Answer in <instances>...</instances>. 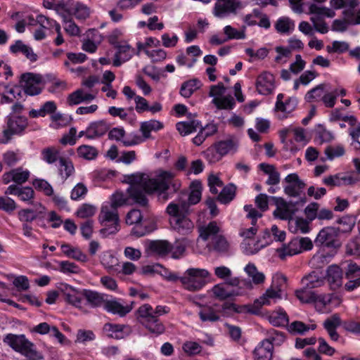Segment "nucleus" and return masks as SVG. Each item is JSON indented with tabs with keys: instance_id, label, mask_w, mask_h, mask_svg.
Returning a JSON list of instances; mask_svg holds the SVG:
<instances>
[{
	"instance_id": "obj_49",
	"label": "nucleus",
	"mask_w": 360,
	"mask_h": 360,
	"mask_svg": "<svg viewBox=\"0 0 360 360\" xmlns=\"http://www.w3.org/2000/svg\"><path fill=\"white\" fill-rule=\"evenodd\" d=\"M101 264L110 272L118 271V259L112 254H104L101 258Z\"/></svg>"
},
{
	"instance_id": "obj_28",
	"label": "nucleus",
	"mask_w": 360,
	"mask_h": 360,
	"mask_svg": "<svg viewBox=\"0 0 360 360\" xmlns=\"http://www.w3.org/2000/svg\"><path fill=\"white\" fill-rule=\"evenodd\" d=\"M10 51L14 54L22 53L31 62H36L38 59V56L34 53L33 49L21 40H17L14 44L11 45Z\"/></svg>"
},
{
	"instance_id": "obj_31",
	"label": "nucleus",
	"mask_w": 360,
	"mask_h": 360,
	"mask_svg": "<svg viewBox=\"0 0 360 360\" xmlns=\"http://www.w3.org/2000/svg\"><path fill=\"white\" fill-rule=\"evenodd\" d=\"M277 252L281 259H285L287 256H292L302 252L298 237L292 238L287 245L277 249Z\"/></svg>"
},
{
	"instance_id": "obj_51",
	"label": "nucleus",
	"mask_w": 360,
	"mask_h": 360,
	"mask_svg": "<svg viewBox=\"0 0 360 360\" xmlns=\"http://www.w3.org/2000/svg\"><path fill=\"white\" fill-rule=\"evenodd\" d=\"M316 137L320 141V143L324 142H330L333 139V134L330 131L326 129V128L321 124L316 125L315 129Z\"/></svg>"
},
{
	"instance_id": "obj_19",
	"label": "nucleus",
	"mask_w": 360,
	"mask_h": 360,
	"mask_svg": "<svg viewBox=\"0 0 360 360\" xmlns=\"http://www.w3.org/2000/svg\"><path fill=\"white\" fill-rule=\"evenodd\" d=\"M110 44L117 49L113 60V65L115 67L120 66L123 63L128 61L132 57L131 52V46L127 43H114L110 41Z\"/></svg>"
},
{
	"instance_id": "obj_42",
	"label": "nucleus",
	"mask_w": 360,
	"mask_h": 360,
	"mask_svg": "<svg viewBox=\"0 0 360 360\" xmlns=\"http://www.w3.org/2000/svg\"><path fill=\"white\" fill-rule=\"evenodd\" d=\"M176 129L182 136H186L195 131L200 127V122L191 120L189 122H180L176 124Z\"/></svg>"
},
{
	"instance_id": "obj_27",
	"label": "nucleus",
	"mask_w": 360,
	"mask_h": 360,
	"mask_svg": "<svg viewBox=\"0 0 360 360\" xmlns=\"http://www.w3.org/2000/svg\"><path fill=\"white\" fill-rule=\"evenodd\" d=\"M109 125L104 120L92 122L86 128V138L94 139L105 134L109 129Z\"/></svg>"
},
{
	"instance_id": "obj_38",
	"label": "nucleus",
	"mask_w": 360,
	"mask_h": 360,
	"mask_svg": "<svg viewBox=\"0 0 360 360\" xmlns=\"http://www.w3.org/2000/svg\"><path fill=\"white\" fill-rule=\"evenodd\" d=\"M219 227L216 221L210 222L207 226H202L199 229L200 237L205 241L209 238L212 240V237L219 236Z\"/></svg>"
},
{
	"instance_id": "obj_34",
	"label": "nucleus",
	"mask_w": 360,
	"mask_h": 360,
	"mask_svg": "<svg viewBox=\"0 0 360 360\" xmlns=\"http://www.w3.org/2000/svg\"><path fill=\"white\" fill-rule=\"evenodd\" d=\"M163 128V124L155 120L143 122L141 123L140 131L143 135V141L151 138L150 132L157 131Z\"/></svg>"
},
{
	"instance_id": "obj_6",
	"label": "nucleus",
	"mask_w": 360,
	"mask_h": 360,
	"mask_svg": "<svg viewBox=\"0 0 360 360\" xmlns=\"http://www.w3.org/2000/svg\"><path fill=\"white\" fill-rule=\"evenodd\" d=\"M98 220L103 226L100 230V233L104 238L108 237L110 235H115L120 230L118 212L117 210L112 206L108 205L102 206Z\"/></svg>"
},
{
	"instance_id": "obj_46",
	"label": "nucleus",
	"mask_w": 360,
	"mask_h": 360,
	"mask_svg": "<svg viewBox=\"0 0 360 360\" xmlns=\"http://www.w3.org/2000/svg\"><path fill=\"white\" fill-rule=\"evenodd\" d=\"M245 271L250 278H252V282L255 285L263 283L265 280V276L263 273L259 272L254 264L249 263L245 267Z\"/></svg>"
},
{
	"instance_id": "obj_11",
	"label": "nucleus",
	"mask_w": 360,
	"mask_h": 360,
	"mask_svg": "<svg viewBox=\"0 0 360 360\" xmlns=\"http://www.w3.org/2000/svg\"><path fill=\"white\" fill-rule=\"evenodd\" d=\"M27 119L23 116H9L7 120V129H4L3 143H7L13 134H21L27 127Z\"/></svg>"
},
{
	"instance_id": "obj_52",
	"label": "nucleus",
	"mask_w": 360,
	"mask_h": 360,
	"mask_svg": "<svg viewBox=\"0 0 360 360\" xmlns=\"http://www.w3.org/2000/svg\"><path fill=\"white\" fill-rule=\"evenodd\" d=\"M275 27L278 32L286 33L290 30H293L295 25L289 18L283 17L277 20Z\"/></svg>"
},
{
	"instance_id": "obj_37",
	"label": "nucleus",
	"mask_w": 360,
	"mask_h": 360,
	"mask_svg": "<svg viewBox=\"0 0 360 360\" xmlns=\"http://www.w3.org/2000/svg\"><path fill=\"white\" fill-rule=\"evenodd\" d=\"M75 173L72 162L68 158L63 157L59 159L58 174L64 181Z\"/></svg>"
},
{
	"instance_id": "obj_50",
	"label": "nucleus",
	"mask_w": 360,
	"mask_h": 360,
	"mask_svg": "<svg viewBox=\"0 0 360 360\" xmlns=\"http://www.w3.org/2000/svg\"><path fill=\"white\" fill-rule=\"evenodd\" d=\"M212 103L218 109L230 110L233 108L236 103L234 98L231 96L215 97L212 100Z\"/></svg>"
},
{
	"instance_id": "obj_54",
	"label": "nucleus",
	"mask_w": 360,
	"mask_h": 360,
	"mask_svg": "<svg viewBox=\"0 0 360 360\" xmlns=\"http://www.w3.org/2000/svg\"><path fill=\"white\" fill-rule=\"evenodd\" d=\"M341 225L340 233H349L355 225V219L351 216H344L338 220Z\"/></svg>"
},
{
	"instance_id": "obj_45",
	"label": "nucleus",
	"mask_w": 360,
	"mask_h": 360,
	"mask_svg": "<svg viewBox=\"0 0 360 360\" xmlns=\"http://www.w3.org/2000/svg\"><path fill=\"white\" fill-rule=\"evenodd\" d=\"M77 153L79 158L86 160H94L98 155V150L95 147L89 145L79 146Z\"/></svg>"
},
{
	"instance_id": "obj_32",
	"label": "nucleus",
	"mask_w": 360,
	"mask_h": 360,
	"mask_svg": "<svg viewBox=\"0 0 360 360\" xmlns=\"http://www.w3.org/2000/svg\"><path fill=\"white\" fill-rule=\"evenodd\" d=\"M104 309L113 314H118L120 316H124L132 309V307L124 306L115 300H108L106 299Z\"/></svg>"
},
{
	"instance_id": "obj_64",
	"label": "nucleus",
	"mask_w": 360,
	"mask_h": 360,
	"mask_svg": "<svg viewBox=\"0 0 360 360\" xmlns=\"http://www.w3.org/2000/svg\"><path fill=\"white\" fill-rule=\"evenodd\" d=\"M96 213V207L89 204H83L77 211V217L84 219L91 217Z\"/></svg>"
},
{
	"instance_id": "obj_58",
	"label": "nucleus",
	"mask_w": 360,
	"mask_h": 360,
	"mask_svg": "<svg viewBox=\"0 0 360 360\" xmlns=\"http://www.w3.org/2000/svg\"><path fill=\"white\" fill-rule=\"evenodd\" d=\"M13 181L18 185H21L26 182L30 176V172L22 170L21 167L13 169Z\"/></svg>"
},
{
	"instance_id": "obj_21",
	"label": "nucleus",
	"mask_w": 360,
	"mask_h": 360,
	"mask_svg": "<svg viewBox=\"0 0 360 360\" xmlns=\"http://www.w3.org/2000/svg\"><path fill=\"white\" fill-rule=\"evenodd\" d=\"M342 325L340 316L335 313L328 317L323 323V326L327 331L330 339L333 341H338L340 335L337 333V328Z\"/></svg>"
},
{
	"instance_id": "obj_62",
	"label": "nucleus",
	"mask_w": 360,
	"mask_h": 360,
	"mask_svg": "<svg viewBox=\"0 0 360 360\" xmlns=\"http://www.w3.org/2000/svg\"><path fill=\"white\" fill-rule=\"evenodd\" d=\"M345 148L342 146H328L325 150V154L329 160H333L335 158L341 157L345 154Z\"/></svg>"
},
{
	"instance_id": "obj_59",
	"label": "nucleus",
	"mask_w": 360,
	"mask_h": 360,
	"mask_svg": "<svg viewBox=\"0 0 360 360\" xmlns=\"http://www.w3.org/2000/svg\"><path fill=\"white\" fill-rule=\"evenodd\" d=\"M285 337L284 334L276 330L272 329L269 331V335L265 340L271 343V345H281L285 341Z\"/></svg>"
},
{
	"instance_id": "obj_2",
	"label": "nucleus",
	"mask_w": 360,
	"mask_h": 360,
	"mask_svg": "<svg viewBox=\"0 0 360 360\" xmlns=\"http://www.w3.org/2000/svg\"><path fill=\"white\" fill-rule=\"evenodd\" d=\"M281 290L274 289L272 287L267 289L259 298L255 300L252 305L237 306L233 303L225 302L221 308L218 309V313H221L224 316H231L233 313H242L248 311L251 314H257L259 312L263 305L270 304V299L280 298Z\"/></svg>"
},
{
	"instance_id": "obj_9",
	"label": "nucleus",
	"mask_w": 360,
	"mask_h": 360,
	"mask_svg": "<svg viewBox=\"0 0 360 360\" xmlns=\"http://www.w3.org/2000/svg\"><path fill=\"white\" fill-rule=\"evenodd\" d=\"M41 83V75L32 72L22 74L19 80L20 86L25 94L32 96L38 95L41 92L43 89L40 86Z\"/></svg>"
},
{
	"instance_id": "obj_25",
	"label": "nucleus",
	"mask_w": 360,
	"mask_h": 360,
	"mask_svg": "<svg viewBox=\"0 0 360 360\" xmlns=\"http://www.w3.org/2000/svg\"><path fill=\"white\" fill-rule=\"evenodd\" d=\"M83 296L86 300L87 304L93 308L104 307L108 297V295L105 294L86 289L83 290Z\"/></svg>"
},
{
	"instance_id": "obj_1",
	"label": "nucleus",
	"mask_w": 360,
	"mask_h": 360,
	"mask_svg": "<svg viewBox=\"0 0 360 360\" xmlns=\"http://www.w3.org/2000/svg\"><path fill=\"white\" fill-rule=\"evenodd\" d=\"M173 176L171 172L163 171L158 179H149L143 174H133L126 176V181L131 186L127 192L129 199L141 207H147L148 200L146 193L152 194L158 193V200L165 202L169 200V188L167 180Z\"/></svg>"
},
{
	"instance_id": "obj_44",
	"label": "nucleus",
	"mask_w": 360,
	"mask_h": 360,
	"mask_svg": "<svg viewBox=\"0 0 360 360\" xmlns=\"http://www.w3.org/2000/svg\"><path fill=\"white\" fill-rule=\"evenodd\" d=\"M200 86V82L198 79H190L181 84L180 94L185 98H189Z\"/></svg>"
},
{
	"instance_id": "obj_10",
	"label": "nucleus",
	"mask_w": 360,
	"mask_h": 360,
	"mask_svg": "<svg viewBox=\"0 0 360 360\" xmlns=\"http://www.w3.org/2000/svg\"><path fill=\"white\" fill-rule=\"evenodd\" d=\"M190 188L191 192L187 200L179 198L173 202L177 204L178 207L181 208L184 212H191L190 207L198 204L202 198V185L200 181L195 180L192 181L190 185Z\"/></svg>"
},
{
	"instance_id": "obj_8",
	"label": "nucleus",
	"mask_w": 360,
	"mask_h": 360,
	"mask_svg": "<svg viewBox=\"0 0 360 360\" xmlns=\"http://www.w3.org/2000/svg\"><path fill=\"white\" fill-rule=\"evenodd\" d=\"M340 229L333 226H328L322 229L318 233L314 240V243L317 247H327L338 248L341 245L338 236Z\"/></svg>"
},
{
	"instance_id": "obj_63",
	"label": "nucleus",
	"mask_w": 360,
	"mask_h": 360,
	"mask_svg": "<svg viewBox=\"0 0 360 360\" xmlns=\"http://www.w3.org/2000/svg\"><path fill=\"white\" fill-rule=\"evenodd\" d=\"M310 20L313 23L314 29L317 32L321 34H326L328 32V27L322 17L312 16Z\"/></svg>"
},
{
	"instance_id": "obj_18",
	"label": "nucleus",
	"mask_w": 360,
	"mask_h": 360,
	"mask_svg": "<svg viewBox=\"0 0 360 360\" xmlns=\"http://www.w3.org/2000/svg\"><path fill=\"white\" fill-rule=\"evenodd\" d=\"M347 5L342 11V15L349 25L360 24V9L356 11V8L359 6V0H347Z\"/></svg>"
},
{
	"instance_id": "obj_55",
	"label": "nucleus",
	"mask_w": 360,
	"mask_h": 360,
	"mask_svg": "<svg viewBox=\"0 0 360 360\" xmlns=\"http://www.w3.org/2000/svg\"><path fill=\"white\" fill-rule=\"evenodd\" d=\"M295 210L292 208H280L276 207L273 212V215L275 218L281 220H289L292 219V215L295 214Z\"/></svg>"
},
{
	"instance_id": "obj_4",
	"label": "nucleus",
	"mask_w": 360,
	"mask_h": 360,
	"mask_svg": "<svg viewBox=\"0 0 360 360\" xmlns=\"http://www.w3.org/2000/svg\"><path fill=\"white\" fill-rule=\"evenodd\" d=\"M5 344L14 351L25 356L29 360H40L43 355L38 352L35 345L26 338L25 335L8 333L3 339Z\"/></svg>"
},
{
	"instance_id": "obj_61",
	"label": "nucleus",
	"mask_w": 360,
	"mask_h": 360,
	"mask_svg": "<svg viewBox=\"0 0 360 360\" xmlns=\"http://www.w3.org/2000/svg\"><path fill=\"white\" fill-rule=\"evenodd\" d=\"M143 215L139 210L133 209L129 211L126 217V223L129 225L141 223Z\"/></svg>"
},
{
	"instance_id": "obj_43",
	"label": "nucleus",
	"mask_w": 360,
	"mask_h": 360,
	"mask_svg": "<svg viewBox=\"0 0 360 360\" xmlns=\"http://www.w3.org/2000/svg\"><path fill=\"white\" fill-rule=\"evenodd\" d=\"M214 145L222 157L230 152H236L238 146L237 142L233 139L220 141Z\"/></svg>"
},
{
	"instance_id": "obj_47",
	"label": "nucleus",
	"mask_w": 360,
	"mask_h": 360,
	"mask_svg": "<svg viewBox=\"0 0 360 360\" xmlns=\"http://www.w3.org/2000/svg\"><path fill=\"white\" fill-rule=\"evenodd\" d=\"M335 297L334 293L328 294H316L315 308L319 312H323V309L328 304L332 303V298ZM335 298H337L335 297Z\"/></svg>"
},
{
	"instance_id": "obj_53",
	"label": "nucleus",
	"mask_w": 360,
	"mask_h": 360,
	"mask_svg": "<svg viewBox=\"0 0 360 360\" xmlns=\"http://www.w3.org/2000/svg\"><path fill=\"white\" fill-rule=\"evenodd\" d=\"M203 155L210 164L216 163L222 158L214 144L205 150Z\"/></svg>"
},
{
	"instance_id": "obj_7",
	"label": "nucleus",
	"mask_w": 360,
	"mask_h": 360,
	"mask_svg": "<svg viewBox=\"0 0 360 360\" xmlns=\"http://www.w3.org/2000/svg\"><path fill=\"white\" fill-rule=\"evenodd\" d=\"M187 276L181 277L180 281L184 288L189 291H198L205 284V278L210 273L203 269H189L186 271Z\"/></svg>"
},
{
	"instance_id": "obj_17",
	"label": "nucleus",
	"mask_w": 360,
	"mask_h": 360,
	"mask_svg": "<svg viewBox=\"0 0 360 360\" xmlns=\"http://www.w3.org/2000/svg\"><path fill=\"white\" fill-rule=\"evenodd\" d=\"M345 276L348 280L345 284V289L347 291H354L360 286V267L356 264H348Z\"/></svg>"
},
{
	"instance_id": "obj_23",
	"label": "nucleus",
	"mask_w": 360,
	"mask_h": 360,
	"mask_svg": "<svg viewBox=\"0 0 360 360\" xmlns=\"http://www.w3.org/2000/svg\"><path fill=\"white\" fill-rule=\"evenodd\" d=\"M6 195H14L20 198L22 201H29L34 198V191L29 186L20 187L18 185H10L5 193Z\"/></svg>"
},
{
	"instance_id": "obj_22",
	"label": "nucleus",
	"mask_w": 360,
	"mask_h": 360,
	"mask_svg": "<svg viewBox=\"0 0 360 360\" xmlns=\"http://www.w3.org/2000/svg\"><path fill=\"white\" fill-rule=\"evenodd\" d=\"M326 278L333 290L338 289L342 285V271L337 265H330L327 269Z\"/></svg>"
},
{
	"instance_id": "obj_5",
	"label": "nucleus",
	"mask_w": 360,
	"mask_h": 360,
	"mask_svg": "<svg viewBox=\"0 0 360 360\" xmlns=\"http://www.w3.org/2000/svg\"><path fill=\"white\" fill-rule=\"evenodd\" d=\"M166 212L172 219L170 224L172 229L181 235H188L193 231L194 224L188 218L191 212H184L177 204L170 202L167 208Z\"/></svg>"
},
{
	"instance_id": "obj_16",
	"label": "nucleus",
	"mask_w": 360,
	"mask_h": 360,
	"mask_svg": "<svg viewBox=\"0 0 360 360\" xmlns=\"http://www.w3.org/2000/svg\"><path fill=\"white\" fill-rule=\"evenodd\" d=\"M63 300L68 304L77 308H82L83 290H78L68 285H65L60 289Z\"/></svg>"
},
{
	"instance_id": "obj_15",
	"label": "nucleus",
	"mask_w": 360,
	"mask_h": 360,
	"mask_svg": "<svg viewBox=\"0 0 360 360\" xmlns=\"http://www.w3.org/2000/svg\"><path fill=\"white\" fill-rule=\"evenodd\" d=\"M275 88L274 76L269 72H264L260 74L256 81V89L259 94L262 95L271 94Z\"/></svg>"
},
{
	"instance_id": "obj_56",
	"label": "nucleus",
	"mask_w": 360,
	"mask_h": 360,
	"mask_svg": "<svg viewBox=\"0 0 360 360\" xmlns=\"http://www.w3.org/2000/svg\"><path fill=\"white\" fill-rule=\"evenodd\" d=\"M186 239L176 240L174 245H172V250L170 252L172 254V257L179 259L181 257L186 251Z\"/></svg>"
},
{
	"instance_id": "obj_48",
	"label": "nucleus",
	"mask_w": 360,
	"mask_h": 360,
	"mask_svg": "<svg viewBox=\"0 0 360 360\" xmlns=\"http://www.w3.org/2000/svg\"><path fill=\"white\" fill-rule=\"evenodd\" d=\"M269 320L274 326H285L289 322L287 314L283 310L272 312Z\"/></svg>"
},
{
	"instance_id": "obj_13",
	"label": "nucleus",
	"mask_w": 360,
	"mask_h": 360,
	"mask_svg": "<svg viewBox=\"0 0 360 360\" xmlns=\"http://www.w3.org/2000/svg\"><path fill=\"white\" fill-rule=\"evenodd\" d=\"M286 185L284 186V193L289 197H300L306 184L302 181L296 173L286 176L284 179Z\"/></svg>"
},
{
	"instance_id": "obj_24",
	"label": "nucleus",
	"mask_w": 360,
	"mask_h": 360,
	"mask_svg": "<svg viewBox=\"0 0 360 360\" xmlns=\"http://www.w3.org/2000/svg\"><path fill=\"white\" fill-rule=\"evenodd\" d=\"M207 247L210 251L215 252L219 255H226L230 250V244L222 235L212 237Z\"/></svg>"
},
{
	"instance_id": "obj_41",
	"label": "nucleus",
	"mask_w": 360,
	"mask_h": 360,
	"mask_svg": "<svg viewBox=\"0 0 360 360\" xmlns=\"http://www.w3.org/2000/svg\"><path fill=\"white\" fill-rule=\"evenodd\" d=\"M316 292L312 291L311 288H305L302 285V288L295 290V295L297 298L304 304H311L315 301Z\"/></svg>"
},
{
	"instance_id": "obj_20",
	"label": "nucleus",
	"mask_w": 360,
	"mask_h": 360,
	"mask_svg": "<svg viewBox=\"0 0 360 360\" xmlns=\"http://www.w3.org/2000/svg\"><path fill=\"white\" fill-rule=\"evenodd\" d=\"M103 330L106 336L117 340L124 338L129 335L131 331L128 326L109 323L104 325Z\"/></svg>"
},
{
	"instance_id": "obj_3",
	"label": "nucleus",
	"mask_w": 360,
	"mask_h": 360,
	"mask_svg": "<svg viewBox=\"0 0 360 360\" xmlns=\"http://www.w3.org/2000/svg\"><path fill=\"white\" fill-rule=\"evenodd\" d=\"M167 312L165 307L157 306L155 309H153L148 304L141 306L137 310L141 323L150 333L156 335L163 333L165 330L158 316Z\"/></svg>"
},
{
	"instance_id": "obj_30",
	"label": "nucleus",
	"mask_w": 360,
	"mask_h": 360,
	"mask_svg": "<svg viewBox=\"0 0 360 360\" xmlns=\"http://www.w3.org/2000/svg\"><path fill=\"white\" fill-rule=\"evenodd\" d=\"M148 249L151 252L164 257L172 250V245L167 240H152L148 244Z\"/></svg>"
},
{
	"instance_id": "obj_29",
	"label": "nucleus",
	"mask_w": 360,
	"mask_h": 360,
	"mask_svg": "<svg viewBox=\"0 0 360 360\" xmlns=\"http://www.w3.org/2000/svg\"><path fill=\"white\" fill-rule=\"evenodd\" d=\"M273 346L267 340H263L255 349L254 356L255 360H271L273 356Z\"/></svg>"
},
{
	"instance_id": "obj_12",
	"label": "nucleus",
	"mask_w": 360,
	"mask_h": 360,
	"mask_svg": "<svg viewBox=\"0 0 360 360\" xmlns=\"http://www.w3.org/2000/svg\"><path fill=\"white\" fill-rule=\"evenodd\" d=\"M46 208L40 203L33 204L30 208L18 211V217L21 222L31 223L35 220L41 221L45 218Z\"/></svg>"
},
{
	"instance_id": "obj_33",
	"label": "nucleus",
	"mask_w": 360,
	"mask_h": 360,
	"mask_svg": "<svg viewBox=\"0 0 360 360\" xmlns=\"http://www.w3.org/2000/svg\"><path fill=\"white\" fill-rule=\"evenodd\" d=\"M324 283V276L316 271H312L302 279V285L311 289L319 288L322 286Z\"/></svg>"
},
{
	"instance_id": "obj_36",
	"label": "nucleus",
	"mask_w": 360,
	"mask_h": 360,
	"mask_svg": "<svg viewBox=\"0 0 360 360\" xmlns=\"http://www.w3.org/2000/svg\"><path fill=\"white\" fill-rule=\"evenodd\" d=\"M198 315L202 322H216L220 319L218 310L209 305L202 306Z\"/></svg>"
},
{
	"instance_id": "obj_57",
	"label": "nucleus",
	"mask_w": 360,
	"mask_h": 360,
	"mask_svg": "<svg viewBox=\"0 0 360 360\" xmlns=\"http://www.w3.org/2000/svg\"><path fill=\"white\" fill-rule=\"evenodd\" d=\"M35 188L42 191L46 195L51 196L53 194V189L50 184L44 179H35L32 182Z\"/></svg>"
},
{
	"instance_id": "obj_26",
	"label": "nucleus",
	"mask_w": 360,
	"mask_h": 360,
	"mask_svg": "<svg viewBox=\"0 0 360 360\" xmlns=\"http://www.w3.org/2000/svg\"><path fill=\"white\" fill-rule=\"evenodd\" d=\"M198 129H200V131L193 139V143L196 146H200L207 137L216 134L218 131V126L213 122L208 123L205 127H202L200 124Z\"/></svg>"
},
{
	"instance_id": "obj_35",
	"label": "nucleus",
	"mask_w": 360,
	"mask_h": 360,
	"mask_svg": "<svg viewBox=\"0 0 360 360\" xmlns=\"http://www.w3.org/2000/svg\"><path fill=\"white\" fill-rule=\"evenodd\" d=\"M309 221L302 217H297L289 221V230L294 233H307L310 231Z\"/></svg>"
},
{
	"instance_id": "obj_40",
	"label": "nucleus",
	"mask_w": 360,
	"mask_h": 360,
	"mask_svg": "<svg viewBox=\"0 0 360 360\" xmlns=\"http://www.w3.org/2000/svg\"><path fill=\"white\" fill-rule=\"evenodd\" d=\"M236 187L233 184L224 186L217 197V200L223 204L230 202L236 196Z\"/></svg>"
},
{
	"instance_id": "obj_14",
	"label": "nucleus",
	"mask_w": 360,
	"mask_h": 360,
	"mask_svg": "<svg viewBox=\"0 0 360 360\" xmlns=\"http://www.w3.org/2000/svg\"><path fill=\"white\" fill-rule=\"evenodd\" d=\"M241 6L240 1L238 0H218L214 6L213 13L220 18L235 13L236 10Z\"/></svg>"
},
{
	"instance_id": "obj_60",
	"label": "nucleus",
	"mask_w": 360,
	"mask_h": 360,
	"mask_svg": "<svg viewBox=\"0 0 360 360\" xmlns=\"http://www.w3.org/2000/svg\"><path fill=\"white\" fill-rule=\"evenodd\" d=\"M129 198H127L122 192H116L111 197V202L110 206L113 207L116 210L118 207L127 204Z\"/></svg>"
},
{
	"instance_id": "obj_39",
	"label": "nucleus",
	"mask_w": 360,
	"mask_h": 360,
	"mask_svg": "<svg viewBox=\"0 0 360 360\" xmlns=\"http://www.w3.org/2000/svg\"><path fill=\"white\" fill-rule=\"evenodd\" d=\"M41 159L46 163L52 165L63 156H60V151L58 148L53 146L46 147L41 151Z\"/></svg>"
}]
</instances>
